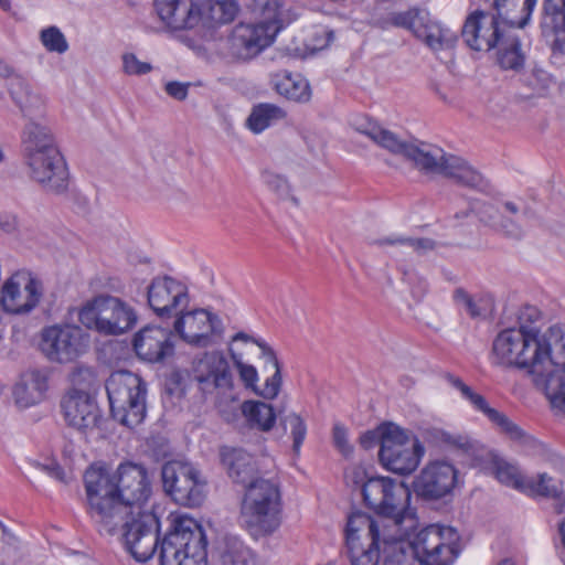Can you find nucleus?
Here are the masks:
<instances>
[{
  "label": "nucleus",
  "mask_w": 565,
  "mask_h": 565,
  "mask_svg": "<svg viewBox=\"0 0 565 565\" xmlns=\"http://www.w3.org/2000/svg\"><path fill=\"white\" fill-rule=\"evenodd\" d=\"M396 426L397 425L393 423H383L379 425L375 429L365 431L360 437L361 446L365 449H370L375 445L380 444V448H382V446L385 443V438L392 436L390 431L395 429Z\"/></svg>",
  "instance_id": "8fccbe9b"
},
{
  "label": "nucleus",
  "mask_w": 565,
  "mask_h": 565,
  "mask_svg": "<svg viewBox=\"0 0 565 565\" xmlns=\"http://www.w3.org/2000/svg\"><path fill=\"white\" fill-rule=\"evenodd\" d=\"M498 63L504 70H518L523 64V55L521 53V44L519 38L513 31H510L499 43Z\"/></svg>",
  "instance_id": "4c0bfd02"
},
{
  "label": "nucleus",
  "mask_w": 565,
  "mask_h": 565,
  "mask_svg": "<svg viewBox=\"0 0 565 565\" xmlns=\"http://www.w3.org/2000/svg\"><path fill=\"white\" fill-rule=\"evenodd\" d=\"M192 379L199 385L214 388H233L234 375L224 354L220 351L204 352L192 365Z\"/></svg>",
  "instance_id": "5701e85b"
},
{
  "label": "nucleus",
  "mask_w": 565,
  "mask_h": 565,
  "mask_svg": "<svg viewBox=\"0 0 565 565\" xmlns=\"http://www.w3.org/2000/svg\"><path fill=\"white\" fill-rule=\"evenodd\" d=\"M510 31L513 30L494 12L476 10L466 18L461 36L471 50L489 52L499 46Z\"/></svg>",
  "instance_id": "f3484780"
},
{
  "label": "nucleus",
  "mask_w": 565,
  "mask_h": 565,
  "mask_svg": "<svg viewBox=\"0 0 565 565\" xmlns=\"http://www.w3.org/2000/svg\"><path fill=\"white\" fill-rule=\"evenodd\" d=\"M61 408L66 424L84 434L97 428L102 420V413L92 391H67L61 399Z\"/></svg>",
  "instance_id": "412c9836"
},
{
  "label": "nucleus",
  "mask_w": 565,
  "mask_h": 565,
  "mask_svg": "<svg viewBox=\"0 0 565 565\" xmlns=\"http://www.w3.org/2000/svg\"><path fill=\"white\" fill-rule=\"evenodd\" d=\"M264 182L268 185V188L275 191L279 196L286 198L289 194V185L285 178L281 175L264 172L263 173Z\"/></svg>",
  "instance_id": "13d9d810"
},
{
  "label": "nucleus",
  "mask_w": 565,
  "mask_h": 565,
  "mask_svg": "<svg viewBox=\"0 0 565 565\" xmlns=\"http://www.w3.org/2000/svg\"><path fill=\"white\" fill-rule=\"evenodd\" d=\"M384 24L407 30L433 51L455 47L458 36L456 32L433 19L427 9L413 7L405 11H392L384 18Z\"/></svg>",
  "instance_id": "9d476101"
},
{
  "label": "nucleus",
  "mask_w": 565,
  "mask_h": 565,
  "mask_svg": "<svg viewBox=\"0 0 565 565\" xmlns=\"http://www.w3.org/2000/svg\"><path fill=\"white\" fill-rule=\"evenodd\" d=\"M551 407L557 414L565 416V391H543Z\"/></svg>",
  "instance_id": "052dcab7"
},
{
  "label": "nucleus",
  "mask_w": 565,
  "mask_h": 565,
  "mask_svg": "<svg viewBox=\"0 0 565 565\" xmlns=\"http://www.w3.org/2000/svg\"><path fill=\"white\" fill-rule=\"evenodd\" d=\"M231 358L233 360L234 366L237 370L239 375V380L244 385V388H258V372L256 367L252 364L245 363L241 355L236 354L232 350H230Z\"/></svg>",
  "instance_id": "09e8293b"
},
{
  "label": "nucleus",
  "mask_w": 565,
  "mask_h": 565,
  "mask_svg": "<svg viewBox=\"0 0 565 565\" xmlns=\"http://www.w3.org/2000/svg\"><path fill=\"white\" fill-rule=\"evenodd\" d=\"M147 296L149 307L162 321L172 320L189 306L186 286L170 276L153 278Z\"/></svg>",
  "instance_id": "aec40b11"
},
{
  "label": "nucleus",
  "mask_w": 565,
  "mask_h": 565,
  "mask_svg": "<svg viewBox=\"0 0 565 565\" xmlns=\"http://www.w3.org/2000/svg\"><path fill=\"white\" fill-rule=\"evenodd\" d=\"M220 456L223 466L227 469V473L234 482L246 487L256 480L263 479V477H259L256 460L245 450L225 446L221 448Z\"/></svg>",
  "instance_id": "c756f323"
},
{
  "label": "nucleus",
  "mask_w": 565,
  "mask_h": 565,
  "mask_svg": "<svg viewBox=\"0 0 565 565\" xmlns=\"http://www.w3.org/2000/svg\"><path fill=\"white\" fill-rule=\"evenodd\" d=\"M541 318L540 310L534 306H523L518 313V327H523L525 331H531L532 335H536L539 331L534 326Z\"/></svg>",
  "instance_id": "603ef678"
},
{
  "label": "nucleus",
  "mask_w": 565,
  "mask_h": 565,
  "mask_svg": "<svg viewBox=\"0 0 565 565\" xmlns=\"http://www.w3.org/2000/svg\"><path fill=\"white\" fill-rule=\"evenodd\" d=\"M454 300L458 306H461L471 318L483 316L488 309L487 299L482 297L473 298L462 288H457L454 291Z\"/></svg>",
  "instance_id": "c03bdc74"
},
{
  "label": "nucleus",
  "mask_w": 565,
  "mask_h": 565,
  "mask_svg": "<svg viewBox=\"0 0 565 565\" xmlns=\"http://www.w3.org/2000/svg\"><path fill=\"white\" fill-rule=\"evenodd\" d=\"M390 519L373 518L364 512L349 515L345 526V543L352 565L394 564L403 557L404 544L398 542L407 529Z\"/></svg>",
  "instance_id": "7ed1b4c3"
},
{
  "label": "nucleus",
  "mask_w": 565,
  "mask_h": 565,
  "mask_svg": "<svg viewBox=\"0 0 565 565\" xmlns=\"http://www.w3.org/2000/svg\"><path fill=\"white\" fill-rule=\"evenodd\" d=\"M364 502L377 513L406 529H414L416 520L409 509L411 490L402 481L390 477H370L363 488Z\"/></svg>",
  "instance_id": "0eeeda50"
},
{
  "label": "nucleus",
  "mask_w": 565,
  "mask_h": 565,
  "mask_svg": "<svg viewBox=\"0 0 565 565\" xmlns=\"http://www.w3.org/2000/svg\"><path fill=\"white\" fill-rule=\"evenodd\" d=\"M380 448L379 458L383 467L398 475H411L417 469L425 455V447L415 436L396 426L390 431Z\"/></svg>",
  "instance_id": "4468645a"
},
{
  "label": "nucleus",
  "mask_w": 565,
  "mask_h": 565,
  "mask_svg": "<svg viewBox=\"0 0 565 565\" xmlns=\"http://www.w3.org/2000/svg\"><path fill=\"white\" fill-rule=\"evenodd\" d=\"M79 322L89 330L105 335L122 334L137 322L135 310L113 296H98L78 310Z\"/></svg>",
  "instance_id": "1a4fd4ad"
},
{
  "label": "nucleus",
  "mask_w": 565,
  "mask_h": 565,
  "mask_svg": "<svg viewBox=\"0 0 565 565\" xmlns=\"http://www.w3.org/2000/svg\"><path fill=\"white\" fill-rule=\"evenodd\" d=\"M13 403L18 409L38 405L44 399L42 391H12Z\"/></svg>",
  "instance_id": "864d4df0"
},
{
  "label": "nucleus",
  "mask_w": 565,
  "mask_h": 565,
  "mask_svg": "<svg viewBox=\"0 0 565 565\" xmlns=\"http://www.w3.org/2000/svg\"><path fill=\"white\" fill-rule=\"evenodd\" d=\"M166 492L179 504L196 507L203 502L205 482L188 462L169 461L161 470Z\"/></svg>",
  "instance_id": "2eb2a0df"
},
{
  "label": "nucleus",
  "mask_w": 565,
  "mask_h": 565,
  "mask_svg": "<svg viewBox=\"0 0 565 565\" xmlns=\"http://www.w3.org/2000/svg\"><path fill=\"white\" fill-rule=\"evenodd\" d=\"M206 7L211 20L215 23H230L238 12V4L235 0H210Z\"/></svg>",
  "instance_id": "37998d69"
},
{
  "label": "nucleus",
  "mask_w": 565,
  "mask_h": 565,
  "mask_svg": "<svg viewBox=\"0 0 565 565\" xmlns=\"http://www.w3.org/2000/svg\"><path fill=\"white\" fill-rule=\"evenodd\" d=\"M154 9L159 18L175 30L190 29L200 21V4L192 0H154Z\"/></svg>",
  "instance_id": "bb28decb"
},
{
  "label": "nucleus",
  "mask_w": 565,
  "mask_h": 565,
  "mask_svg": "<svg viewBox=\"0 0 565 565\" xmlns=\"http://www.w3.org/2000/svg\"><path fill=\"white\" fill-rule=\"evenodd\" d=\"M252 9L259 18L258 22L279 25V31L282 29L284 3L281 0H253Z\"/></svg>",
  "instance_id": "58836bf2"
},
{
  "label": "nucleus",
  "mask_w": 565,
  "mask_h": 565,
  "mask_svg": "<svg viewBox=\"0 0 565 565\" xmlns=\"http://www.w3.org/2000/svg\"><path fill=\"white\" fill-rule=\"evenodd\" d=\"M531 331L523 327H512L502 330L492 344L493 360L497 364L515 365L526 370L537 388H543L546 377L534 373L533 365L536 362L534 341Z\"/></svg>",
  "instance_id": "9b49d317"
},
{
  "label": "nucleus",
  "mask_w": 565,
  "mask_h": 565,
  "mask_svg": "<svg viewBox=\"0 0 565 565\" xmlns=\"http://www.w3.org/2000/svg\"><path fill=\"white\" fill-rule=\"evenodd\" d=\"M537 0H493V12L514 31L527 24Z\"/></svg>",
  "instance_id": "7c9ffc66"
},
{
  "label": "nucleus",
  "mask_w": 565,
  "mask_h": 565,
  "mask_svg": "<svg viewBox=\"0 0 565 565\" xmlns=\"http://www.w3.org/2000/svg\"><path fill=\"white\" fill-rule=\"evenodd\" d=\"M190 84L189 83H181V82H169L166 84V93L177 99V100H184L188 96Z\"/></svg>",
  "instance_id": "680f3d73"
},
{
  "label": "nucleus",
  "mask_w": 565,
  "mask_h": 565,
  "mask_svg": "<svg viewBox=\"0 0 565 565\" xmlns=\"http://www.w3.org/2000/svg\"><path fill=\"white\" fill-rule=\"evenodd\" d=\"M172 333L194 348L216 344L224 333L221 318L207 309L182 310L172 319Z\"/></svg>",
  "instance_id": "ddd939ff"
},
{
  "label": "nucleus",
  "mask_w": 565,
  "mask_h": 565,
  "mask_svg": "<svg viewBox=\"0 0 565 565\" xmlns=\"http://www.w3.org/2000/svg\"><path fill=\"white\" fill-rule=\"evenodd\" d=\"M73 388H89L99 385L96 372L93 367L78 365L70 376Z\"/></svg>",
  "instance_id": "3c124183"
},
{
  "label": "nucleus",
  "mask_w": 565,
  "mask_h": 565,
  "mask_svg": "<svg viewBox=\"0 0 565 565\" xmlns=\"http://www.w3.org/2000/svg\"><path fill=\"white\" fill-rule=\"evenodd\" d=\"M503 233L513 238H520L523 234L522 227L513 220H503L500 224Z\"/></svg>",
  "instance_id": "338daca9"
},
{
  "label": "nucleus",
  "mask_w": 565,
  "mask_h": 565,
  "mask_svg": "<svg viewBox=\"0 0 565 565\" xmlns=\"http://www.w3.org/2000/svg\"><path fill=\"white\" fill-rule=\"evenodd\" d=\"M233 341L253 342L262 350V359L265 362V370L273 372L265 379L264 388H280L282 384L281 369L274 350L263 340L255 339L245 332H237Z\"/></svg>",
  "instance_id": "2f4dec72"
},
{
  "label": "nucleus",
  "mask_w": 565,
  "mask_h": 565,
  "mask_svg": "<svg viewBox=\"0 0 565 565\" xmlns=\"http://www.w3.org/2000/svg\"><path fill=\"white\" fill-rule=\"evenodd\" d=\"M494 465L495 477L501 483L525 491L526 479L522 477L516 466L501 459L497 460Z\"/></svg>",
  "instance_id": "79ce46f5"
},
{
  "label": "nucleus",
  "mask_w": 565,
  "mask_h": 565,
  "mask_svg": "<svg viewBox=\"0 0 565 565\" xmlns=\"http://www.w3.org/2000/svg\"><path fill=\"white\" fill-rule=\"evenodd\" d=\"M0 78L8 79V90L13 103L23 116H41L44 111V100L33 90L29 83L14 73V68L0 58Z\"/></svg>",
  "instance_id": "b1692460"
},
{
  "label": "nucleus",
  "mask_w": 565,
  "mask_h": 565,
  "mask_svg": "<svg viewBox=\"0 0 565 565\" xmlns=\"http://www.w3.org/2000/svg\"><path fill=\"white\" fill-rule=\"evenodd\" d=\"M333 441L337 448L344 455L349 456L352 452V447L350 446L347 438V430L344 427L340 425H335L333 428Z\"/></svg>",
  "instance_id": "bf43d9fd"
},
{
  "label": "nucleus",
  "mask_w": 565,
  "mask_h": 565,
  "mask_svg": "<svg viewBox=\"0 0 565 565\" xmlns=\"http://www.w3.org/2000/svg\"><path fill=\"white\" fill-rule=\"evenodd\" d=\"M541 31L554 54H565V0H544Z\"/></svg>",
  "instance_id": "cd10ccee"
},
{
  "label": "nucleus",
  "mask_w": 565,
  "mask_h": 565,
  "mask_svg": "<svg viewBox=\"0 0 565 565\" xmlns=\"http://www.w3.org/2000/svg\"><path fill=\"white\" fill-rule=\"evenodd\" d=\"M239 522L254 540L268 537L280 527L281 494L274 480L263 478L245 487Z\"/></svg>",
  "instance_id": "39448f33"
},
{
  "label": "nucleus",
  "mask_w": 565,
  "mask_h": 565,
  "mask_svg": "<svg viewBox=\"0 0 565 565\" xmlns=\"http://www.w3.org/2000/svg\"><path fill=\"white\" fill-rule=\"evenodd\" d=\"M21 131V156L28 177L46 191L62 193L68 185L66 163L57 149L52 130L29 116Z\"/></svg>",
  "instance_id": "20e7f679"
},
{
  "label": "nucleus",
  "mask_w": 565,
  "mask_h": 565,
  "mask_svg": "<svg viewBox=\"0 0 565 565\" xmlns=\"http://www.w3.org/2000/svg\"><path fill=\"white\" fill-rule=\"evenodd\" d=\"M374 245L382 246H402L408 247L419 255H424L436 247V242L427 237H408L402 235H391L373 241Z\"/></svg>",
  "instance_id": "ea45409f"
},
{
  "label": "nucleus",
  "mask_w": 565,
  "mask_h": 565,
  "mask_svg": "<svg viewBox=\"0 0 565 565\" xmlns=\"http://www.w3.org/2000/svg\"><path fill=\"white\" fill-rule=\"evenodd\" d=\"M524 83L536 96L546 95L554 85L553 77L546 71L536 67L525 75Z\"/></svg>",
  "instance_id": "49530a36"
},
{
  "label": "nucleus",
  "mask_w": 565,
  "mask_h": 565,
  "mask_svg": "<svg viewBox=\"0 0 565 565\" xmlns=\"http://www.w3.org/2000/svg\"><path fill=\"white\" fill-rule=\"evenodd\" d=\"M458 482V470L446 460L428 462L414 480L415 492L427 500H437L451 493Z\"/></svg>",
  "instance_id": "4be33fe9"
},
{
  "label": "nucleus",
  "mask_w": 565,
  "mask_h": 565,
  "mask_svg": "<svg viewBox=\"0 0 565 565\" xmlns=\"http://www.w3.org/2000/svg\"><path fill=\"white\" fill-rule=\"evenodd\" d=\"M243 415L250 425L264 431L271 429L276 415L270 405L259 401H247L241 406Z\"/></svg>",
  "instance_id": "e433bc0d"
},
{
  "label": "nucleus",
  "mask_w": 565,
  "mask_h": 565,
  "mask_svg": "<svg viewBox=\"0 0 565 565\" xmlns=\"http://www.w3.org/2000/svg\"><path fill=\"white\" fill-rule=\"evenodd\" d=\"M35 467L39 468L40 470H42L43 472L47 473L50 477H52L61 482L67 481L64 470L54 460H51L47 463L36 462Z\"/></svg>",
  "instance_id": "e2e57ef3"
},
{
  "label": "nucleus",
  "mask_w": 565,
  "mask_h": 565,
  "mask_svg": "<svg viewBox=\"0 0 565 565\" xmlns=\"http://www.w3.org/2000/svg\"><path fill=\"white\" fill-rule=\"evenodd\" d=\"M279 32V25L257 23H239L232 33L233 45L242 47L247 55H255L270 45Z\"/></svg>",
  "instance_id": "c85d7f7f"
},
{
  "label": "nucleus",
  "mask_w": 565,
  "mask_h": 565,
  "mask_svg": "<svg viewBox=\"0 0 565 565\" xmlns=\"http://www.w3.org/2000/svg\"><path fill=\"white\" fill-rule=\"evenodd\" d=\"M18 228V221L15 215L8 213H0V230L6 233H13Z\"/></svg>",
  "instance_id": "774afa93"
},
{
  "label": "nucleus",
  "mask_w": 565,
  "mask_h": 565,
  "mask_svg": "<svg viewBox=\"0 0 565 565\" xmlns=\"http://www.w3.org/2000/svg\"><path fill=\"white\" fill-rule=\"evenodd\" d=\"M40 40L49 52L63 54L68 50V43L65 35L57 26H49L40 32Z\"/></svg>",
  "instance_id": "a18cd8bd"
},
{
  "label": "nucleus",
  "mask_w": 565,
  "mask_h": 565,
  "mask_svg": "<svg viewBox=\"0 0 565 565\" xmlns=\"http://www.w3.org/2000/svg\"><path fill=\"white\" fill-rule=\"evenodd\" d=\"M407 529L398 537L403 543V557H395L394 564H405L408 556L415 557L422 565H449L457 556V532L450 526L429 525L419 531L412 541H406Z\"/></svg>",
  "instance_id": "6e6552de"
},
{
  "label": "nucleus",
  "mask_w": 565,
  "mask_h": 565,
  "mask_svg": "<svg viewBox=\"0 0 565 565\" xmlns=\"http://www.w3.org/2000/svg\"><path fill=\"white\" fill-rule=\"evenodd\" d=\"M276 92L294 102H308L311 96L309 83L299 74H277L274 79Z\"/></svg>",
  "instance_id": "72a5a7b5"
},
{
  "label": "nucleus",
  "mask_w": 565,
  "mask_h": 565,
  "mask_svg": "<svg viewBox=\"0 0 565 565\" xmlns=\"http://www.w3.org/2000/svg\"><path fill=\"white\" fill-rule=\"evenodd\" d=\"M124 72L128 75H145L152 71L151 64L141 62L132 53L122 55Z\"/></svg>",
  "instance_id": "6e6d98bb"
},
{
  "label": "nucleus",
  "mask_w": 565,
  "mask_h": 565,
  "mask_svg": "<svg viewBox=\"0 0 565 565\" xmlns=\"http://www.w3.org/2000/svg\"><path fill=\"white\" fill-rule=\"evenodd\" d=\"M141 384V380L136 374L120 370L109 376L106 388H108L109 385L124 386L126 388H142Z\"/></svg>",
  "instance_id": "5fc2aeb1"
},
{
  "label": "nucleus",
  "mask_w": 565,
  "mask_h": 565,
  "mask_svg": "<svg viewBox=\"0 0 565 565\" xmlns=\"http://www.w3.org/2000/svg\"><path fill=\"white\" fill-rule=\"evenodd\" d=\"M564 331L558 324L551 326L543 334L539 331L533 337L536 362L533 365L534 373L546 377L543 388H565V367L553 362L551 352L553 349H565Z\"/></svg>",
  "instance_id": "6ab92c4d"
},
{
  "label": "nucleus",
  "mask_w": 565,
  "mask_h": 565,
  "mask_svg": "<svg viewBox=\"0 0 565 565\" xmlns=\"http://www.w3.org/2000/svg\"><path fill=\"white\" fill-rule=\"evenodd\" d=\"M172 334L169 328L147 326L135 335L134 350L141 360L151 363L162 361L173 354Z\"/></svg>",
  "instance_id": "393cba45"
},
{
  "label": "nucleus",
  "mask_w": 565,
  "mask_h": 565,
  "mask_svg": "<svg viewBox=\"0 0 565 565\" xmlns=\"http://www.w3.org/2000/svg\"><path fill=\"white\" fill-rule=\"evenodd\" d=\"M462 396L468 399L477 409L481 411L488 418L501 428L503 433L512 439H521L523 437L522 429L512 423L505 415L491 408L486 399L476 391H461Z\"/></svg>",
  "instance_id": "473e14b6"
},
{
  "label": "nucleus",
  "mask_w": 565,
  "mask_h": 565,
  "mask_svg": "<svg viewBox=\"0 0 565 565\" xmlns=\"http://www.w3.org/2000/svg\"><path fill=\"white\" fill-rule=\"evenodd\" d=\"M281 425L286 433L292 440V452L295 456H299L301 445L307 436V424L296 413H289L281 418Z\"/></svg>",
  "instance_id": "a19ab883"
},
{
  "label": "nucleus",
  "mask_w": 565,
  "mask_h": 565,
  "mask_svg": "<svg viewBox=\"0 0 565 565\" xmlns=\"http://www.w3.org/2000/svg\"><path fill=\"white\" fill-rule=\"evenodd\" d=\"M285 117L286 111L282 108L274 104L264 103L253 107L247 118V126L253 132L260 134Z\"/></svg>",
  "instance_id": "c9c22d12"
},
{
  "label": "nucleus",
  "mask_w": 565,
  "mask_h": 565,
  "mask_svg": "<svg viewBox=\"0 0 565 565\" xmlns=\"http://www.w3.org/2000/svg\"><path fill=\"white\" fill-rule=\"evenodd\" d=\"M115 419L127 427L139 425L146 416L147 391H106Z\"/></svg>",
  "instance_id": "a878e982"
},
{
  "label": "nucleus",
  "mask_w": 565,
  "mask_h": 565,
  "mask_svg": "<svg viewBox=\"0 0 565 565\" xmlns=\"http://www.w3.org/2000/svg\"><path fill=\"white\" fill-rule=\"evenodd\" d=\"M90 337L75 324H53L41 332L40 348L43 354L57 363H70L89 349Z\"/></svg>",
  "instance_id": "f8f14e48"
},
{
  "label": "nucleus",
  "mask_w": 565,
  "mask_h": 565,
  "mask_svg": "<svg viewBox=\"0 0 565 565\" xmlns=\"http://www.w3.org/2000/svg\"><path fill=\"white\" fill-rule=\"evenodd\" d=\"M353 126L381 148L412 162L423 174L443 175L479 192H487L490 188L484 177L465 159L447 153L438 146L422 141L408 142L366 117L355 119Z\"/></svg>",
  "instance_id": "f03ea898"
},
{
  "label": "nucleus",
  "mask_w": 565,
  "mask_h": 565,
  "mask_svg": "<svg viewBox=\"0 0 565 565\" xmlns=\"http://www.w3.org/2000/svg\"><path fill=\"white\" fill-rule=\"evenodd\" d=\"M525 491L553 499L557 513H561L565 507V494L562 482L547 473H540L536 479H526Z\"/></svg>",
  "instance_id": "f704fd0d"
},
{
  "label": "nucleus",
  "mask_w": 565,
  "mask_h": 565,
  "mask_svg": "<svg viewBox=\"0 0 565 565\" xmlns=\"http://www.w3.org/2000/svg\"><path fill=\"white\" fill-rule=\"evenodd\" d=\"M426 439L439 447L463 448L468 444L467 437L454 435L443 429L433 428L425 433Z\"/></svg>",
  "instance_id": "de8ad7c7"
},
{
  "label": "nucleus",
  "mask_w": 565,
  "mask_h": 565,
  "mask_svg": "<svg viewBox=\"0 0 565 565\" xmlns=\"http://www.w3.org/2000/svg\"><path fill=\"white\" fill-rule=\"evenodd\" d=\"M471 211L479 217L480 222L484 224H493L497 215V209L487 202L479 200H470Z\"/></svg>",
  "instance_id": "4d7b16f0"
},
{
  "label": "nucleus",
  "mask_w": 565,
  "mask_h": 565,
  "mask_svg": "<svg viewBox=\"0 0 565 565\" xmlns=\"http://www.w3.org/2000/svg\"><path fill=\"white\" fill-rule=\"evenodd\" d=\"M88 512L100 533L114 534L125 515L150 513L146 508L151 488L143 466L125 462L114 473L89 467L84 475Z\"/></svg>",
  "instance_id": "f257e3e1"
},
{
  "label": "nucleus",
  "mask_w": 565,
  "mask_h": 565,
  "mask_svg": "<svg viewBox=\"0 0 565 565\" xmlns=\"http://www.w3.org/2000/svg\"><path fill=\"white\" fill-rule=\"evenodd\" d=\"M206 537L202 526L188 515H174L162 540L161 565H207Z\"/></svg>",
  "instance_id": "423d86ee"
},
{
  "label": "nucleus",
  "mask_w": 565,
  "mask_h": 565,
  "mask_svg": "<svg viewBox=\"0 0 565 565\" xmlns=\"http://www.w3.org/2000/svg\"><path fill=\"white\" fill-rule=\"evenodd\" d=\"M119 527L125 546L136 561L142 563L152 557L159 542V521L152 512L127 514L115 532Z\"/></svg>",
  "instance_id": "dca6fc26"
},
{
  "label": "nucleus",
  "mask_w": 565,
  "mask_h": 565,
  "mask_svg": "<svg viewBox=\"0 0 565 565\" xmlns=\"http://www.w3.org/2000/svg\"><path fill=\"white\" fill-rule=\"evenodd\" d=\"M367 479L369 477L366 476V471L360 466L351 467L345 472L347 482L354 486H361L362 489L364 488V483Z\"/></svg>",
  "instance_id": "69168bd1"
},
{
  "label": "nucleus",
  "mask_w": 565,
  "mask_h": 565,
  "mask_svg": "<svg viewBox=\"0 0 565 565\" xmlns=\"http://www.w3.org/2000/svg\"><path fill=\"white\" fill-rule=\"evenodd\" d=\"M43 284L26 271H17L8 278L2 288L0 303L6 312L28 315L40 302Z\"/></svg>",
  "instance_id": "a211bd4d"
},
{
  "label": "nucleus",
  "mask_w": 565,
  "mask_h": 565,
  "mask_svg": "<svg viewBox=\"0 0 565 565\" xmlns=\"http://www.w3.org/2000/svg\"><path fill=\"white\" fill-rule=\"evenodd\" d=\"M24 385H32L33 388H45L47 385L46 372L32 370L24 375Z\"/></svg>",
  "instance_id": "0e129e2a"
}]
</instances>
